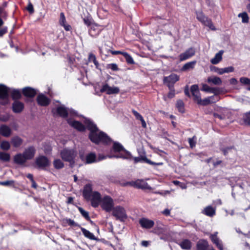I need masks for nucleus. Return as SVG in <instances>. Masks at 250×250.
<instances>
[{
  "mask_svg": "<svg viewBox=\"0 0 250 250\" xmlns=\"http://www.w3.org/2000/svg\"><path fill=\"white\" fill-rule=\"evenodd\" d=\"M67 123L72 127L80 132H83L86 128L89 131L88 139L95 145L102 144L105 146L111 144L112 139L107 134L103 131L100 130L97 125L90 119H85L84 120L83 125L81 122L78 121H71L67 120Z\"/></svg>",
  "mask_w": 250,
  "mask_h": 250,
  "instance_id": "nucleus-1",
  "label": "nucleus"
},
{
  "mask_svg": "<svg viewBox=\"0 0 250 250\" xmlns=\"http://www.w3.org/2000/svg\"><path fill=\"white\" fill-rule=\"evenodd\" d=\"M92 185L90 183L86 184L83 188V196L86 201H91V206L97 208L101 201V195L98 191H92Z\"/></svg>",
  "mask_w": 250,
  "mask_h": 250,
  "instance_id": "nucleus-2",
  "label": "nucleus"
},
{
  "mask_svg": "<svg viewBox=\"0 0 250 250\" xmlns=\"http://www.w3.org/2000/svg\"><path fill=\"white\" fill-rule=\"evenodd\" d=\"M112 150L114 153H120L118 155H110L109 158H122L124 159L131 160V154L126 150L123 146L119 142H113Z\"/></svg>",
  "mask_w": 250,
  "mask_h": 250,
  "instance_id": "nucleus-3",
  "label": "nucleus"
},
{
  "mask_svg": "<svg viewBox=\"0 0 250 250\" xmlns=\"http://www.w3.org/2000/svg\"><path fill=\"white\" fill-rule=\"evenodd\" d=\"M196 15L197 19L204 26L208 27L210 30L212 31L216 30L211 19L206 16L202 11L196 12Z\"/></svg>",
  "mask_w": 250,
  "mask_h": 250,
  "instance_id": "nucleus-4",
  "label": "nucleus"
},
{
  "mask_svg": "<svg viewBox=\"0 0 250 250\" xmlns=\"http://www.w3.org/2000/svg\"><path fill=\"white\" fill-rule=\"evenodd\" d=\"M34 165L35 167L38 169L45 170L50 166V162L46 156L40 155L36 158Z\"/></svg>",
  "mask_w": 250,
  "mask_h": 250,
  "instance_id": "nucleus-5",
  "label": "nucleus"
},
{
  "mask_svg": "<svg viewBox=\"0 0 250 250\" xmlns=\"http://www.w3.org/2000/svg\"><path fill=\"white\" fill-rule=\"evenodd\" d=\"M101 202L102 208L107 212H110L114 208V201L109 196L105 195L103 198H101Z\"/></svg>",
  "mask_w": 250,
  "mask_h": 250,
  "instance_id": "nucleus-6",
  "label": "nucleus"
},
{
  "mask_svg": "<svg viewBox=\"0 0 250 250\" xmlns=\"http://www.w3.org/2000/svg\"><path fill=\"white\" fill-rule=\"evenodd\" d=\"M125 185H128L138 189H150L151 187L143 179H137L135 181L128 182Z\"/></svg>",
  "mask_w": 250,
  "mask_h": 250,
  "instance_id": "nucleus-7",
  "label": "nucleus"
},
{
  "mask_svg": "<svg viewBox=\"0 0 250 250\" xmlns=\"http://www.w3.org/2000/svg\"><path fill=\"white\" fill-rule=\"evenodd\" d=\"M112 215L116 217V220L124 221L127 218L125 208L121 206H117L112 210Z\"/></svg>",
  "mask_w": 250,
  "mask_h": 250,
  "instance_id": "nucleus-8",
  "label": "nucleus"
},
{
  "mask_svg": "<svg viewBox=\"0 0 250 250\" xmlns=\"http://www.w3.org/2000/svg\"><path fill=\"white\" fill-rule=\"evenodd\" d=\"M179 80V77L175 74H171L167 77H164L163 82L168 88H172L174 84Z\"/></svg>",
  "mask_w": 250,
  "mask_h": 250,
  "instance_id": "nucleus-9",
  "label": "nucleus"
},
{
  "mask_svg": "<svg viewBox=\"0 0 250 250\" xmlns=\"http://www.w3.org/2000/svg\"><path fill=\"white\" fill-rule=\"evenodd\" d=\"M9 90V88L6 85L0 84V99L5 100L4 102H0L1 104L5 105L8 103Z\"/></svg>",
  "mask_w": 250,
  "mask_h": 250,
  "instance_id": "nucleus-10",
  "label": "nucleus"
},
{
  "mask_svg": "<svg viewBox=\"0 0 250 250\" xmlns=\"http://www.w3.org/2000/svg\"><path fill=\"white\" fill-rule=\"evenodd\" d=\"M133 159L134 163L137 164L139 162H145L146 164H148L150 165L153 166H162L163 165V162H154L150 160L147 159L146 155H141L140 157H133L132 156V158Z\"/></svg>",
  "mask_w": 250,
  "mask_h": 250,
  "instance_id": "nucleus-11",
  "label": "nucleus"
},
{
  "mask_svg": "<svg viewBox=\"0 0 250 250\" xmlns=\"http://www.w3.org/2000/svg\"><path fill=\"white\" fill-rule=\"evenodd\" d=\"M36 100L38 105L42 106H47L51 102L50 99L42 93L38 95Z\"/></svg>",
  "mask_w": 250,
  "mask_h": 250,
  "instance_id": "nucleus-12",
  "label": "nucleus"
},
{
  "mask_svg": "<svg viewBox=\"0 0 250 250\" xmlns=\"http://www.w3.org/2000/svg\"><path fill=\"white\" fill-rule=\"evenodd\" d=\"M139 223L141 227L145 229H151L154 225V222L153 220L145 217L140 218Z\"/></svg>",
  "mask_w": 250,
  "mask_h": 250,
  "instance_id": "nucleus-13",
  "label": "nucleus"
},
{
  "mask_svg": "<svg viewBox=\"0 0 250 250\" xmlns=\"http://www.w3.org/2000/svg\"><path fill=\"white\" fill-rule=\"evenodd\" d=\"M100 91L102 93L105 92L107 94L111 95L119 93L120 92V89L117 87H111L109 86L107 84H105L102 86Z\"/></svg>",
  "mask_w": 250,
  "mask_h": 250,
  "instance_id": "nucleus-14",
  "label": "nucleus"
},
{
  "mask_svg": "<svg viewBox=\"0 0 250 250\" xmlns=\"http://www.w3.org/2000/svg\"><path fill=\"white\" fill-rule=\"evenodd\" d=\"M61 156L62 159L65 162H71L74 160L73 153L69 150H62L61 152Z\"/></svg>",
  "mask_w": 250,
  "mask_h": 250,
  "instance_id": "nucleus-15",
  "label": "nucleus"
},
{
  "mask_svg": "<svg viewBox=\"0 0 250 250\" xmlns=\"http://www.w3.org/2000/svg\"><path fill=\"white\" fill-rule=\"evenodd\" d=\"M23 95L28 98H33L37 94L35 89L31 87H25L22 89Z\"/></svg>",
  "mask_w": 250,
  "mask_h": 250,
  "instance_id": "nucleus-16",
  "label": "nucleus"
},
{
  "mask_svg": "<svg viewBox=\"0 0 250 250\" xmlns=\"http://www.w3.org/2000/svg\"><path fill=\"white\" fill-rule=\"evenodd\" d=\"M218 232H215L213 234H210L209 238L211 242L215 245L216 247L219 250H224L223 245L221 240L217 237Z\"/></svg>",
  "mask_w": 250,
  "mask_h": 250,
  "instance_id": "nucleus-17",
  "label": "nucleus"
},
{
  "mask_svg": "<svg viewBox=\"0 0 250 250\" xmlns=\"http://www.w3.org/2000/svg\"><path fill=\"white\" fill-rule=\"evenodd\" d=\"M24 104L20 101H15L12 103V109L15 113H20L24 109Z\"/></svg>",
  "mask_w": 250,
  "mask_h": 250,
  "instance_id": "nucleus-18",
  "label": "nucleus"
},
{
  "mask_svg": "<svg viewBox=\"0 0 250 250\" xmlns=\"http://www.w3.org/2000/svg\"><path fill=\"white\" fill-rule=\"evenodd\" d=\"M36 152V149L34 146H29L27 148H26L24 152H23V154L27 160L32 159Z\"/></svg>",
  "mask_w": 250,
  "mask_h": 250,
  "instance_id": "nucleus-19",
  "label": "nucleus"
},
{
  "mask_svg": "<svg viewBox=\"0 0 250 250\" xmlns=\"http://www.w3.org/2000/svg\"><path fill=\"white\" fill-rule=\"evenodd\" d=\"M195 52L193 48H189L185 52L179 55V59L181 62L185 61L193 56L195 54Z\"/></svg>",
  "mask_w": 250,
  "mask_h": 250,
  "instance_id": "nucleus-20",
  "label": "nucleus"
},
{
  "mask_svg": "<svg viewBox=\"0 0 250 250\" xmlns=\"http://www.w3.org/2000/svg\"><path fill=\"white\" fill-rule=\"evenodd\" d=\"M190 91L193 96V101L197 103L201 98V94L199 92V87L197 84H193L191 86Z\"/></svg>",
  "mask_w": 250,
  "mask_h": 250,
  "instance_id": "nucleus-21",
  "label": "nucleus"
},
{
  "mask_svg": "<svg viewBox=\"0 0 250 250\" xmlns=\"http://www.w3.org/2000/svg\"><path fill=\"white\" fill-rule=\"evenodd\" d=\"M27 160L23 153H18L14 156L13 158L14 163L21 166L24 165Z\"/></svg>",
  "mask_w": 250,
  "mask_h": 250,
  "instance_id": "nucleus-22",
  "label": "nucleus"
},
{
  "mask_svg": "<svg viewBox=\"0 0 250 250\" xmlns=\"http://www.w3.org/2000/svg\"><path fill=\"white\" fill-rule=\"evenodd\" d=\"M208 242L204 239H200L196 245V250H208Z\"/></svg>",
  "mask_w": 250,
  "mask_h": 250,
  "instance_id": "nucleus-23",
  "label": "nucleus"
},
{
  "mask_svg": "<svg viewBox=\"0 0 250 250\" xmlns=\"http://www.w3.org/2000/svg\"><path fill=\"white\" fill-rule=\"evenodd\" d=\"M12 133L11 128L5 125H1L0 126V134L3 137H8Z\"/></svg>",
  "mask_w": 250,
  "mask_h": 250,
  "instance_id": "nucleus-24",
  "label": "nucleus"
},
{
  "mask_svg": "<svg viewBox=\"0 0 250 250\" xmlns=\"http://www.w3.org/2000/svg\"><path fill=\"white\" fill-rule=\"evenodd\" d=\"M56 114L63 118H66L68 116L67 108L63 106H59L57 107Z\"/></svg>",
  "mask_w": 250,
  "mask_h": 250,
  "instance_id": "nucleus-25",
  "label": "nucleus"
},
{
  "mask_svg": "<svg viewBox=\"0 0 250 250\" xmlns=\"http://www.w3.org/2000/svg\"><path fill=\"white\" fill-rule=\"evenodd\" d=\"M101 31L99 26L96 24H94L91 25L89 29V34L91 36L95 37L99 35Z\"/></svg>",
  "mask_w": 250,
  "mask_h": 250,
  "instance_id": "nucleus-26",
  "label": "nucleus"
},
{
  "mask_svg": "<svg viewBox=\"0 0 250 250\" xmlns=\"http://www.w3.org/2000/svg\"><path fill=\"white\" fill-rule=\"evenodd\" d=\"M182 249L184 250H190L192 247L191 242L188 239H185L178 243Z\"/></svg>",
  "mask_w": 250,
  "mask_h": 250,
  "instance_id": "nucleus-27",
  "label": "nucleus"
},
{
  "mask_svg": "<svg viewBox=\"0 0 250 250\" xmlns=\"http://www.w3.org/2000/svg\"><path fill=\"white\" fill-rule=\"evenodd\" d=\"M23 140L18 136H15L11 138V143L16 148L19 147L23 143Z\"/></svg>",
  "mask_w": 250,
  "mask_h": 250,
  "instance_id": "nucleus-28",
  "label": "nucleus"
},
{
  "mask_svg": "<svg viewBox=\"0 0 250 250\" xmlns=\"http://www.w3.org/2000/svg\"><path fill=\"white\" fill-rule=\"evenodd\" d=\"M85 163L90 164L97 162V156L95 153L90 152L88 153L85 158Z\"/></svg>",
  "mask_w": 250,
  "mask_h": 250,
  "instance_id": "nucleus-29",
  "label": "nucleus"
},
{
  "mask_svg": "<svg viewBox=\"0 0 250 250\" xmlns=\"http://www.w3.org/2000/svg\"><path fill=\"white\" fill-rule=\"evenodd\" d=\"M203 213L209 217H212L215 214V209L211 206L206 207L204 210Z\"/></svg>",
  "mask_w": 250,
  "mask_h": 250,
  "instance_id": "nucleus-30",
  "label": "nucleus"
},
{
  "mask_svg": "<svg viewBox=\"0 0 250 250\" xmlns=\"http://www.w3.org/2000/svg\"><path fill=\"white\" fill-rule=\"evenodd\" d=\"M224 51L223 50H220L215 54V57L210 60L211 62L213 64H216L219 63L222 59V55Z\"/></svg>",
  "mask_w": 250,
  "mask_h": 250,
  "instance_id": "nucleus-31",
  "label": "nucleus"
},
{
  "mask_svg": "<svg viewBox=\"0 0 250 250\" xmlns=\"http://www.w3.org/2000/svg\"><path fill=\"white\" fill-rule=\"evenodd\" d=\"M207 82L208 83H212L214 85H220L222 83L221 79L217 76L208 77Z\"/></svg>",
  "mask_w": 250,
  "mask_h": 250,
  "instance_id": "nucleus-32",
  "label": "nucleus"
},
{
  "mask_svg": "<svg viewBox=\"0 0 250 250\" xmlns=\"http://www.w3.org/2000/svg\"><path fill=\"white\" fill-rule=\"evenodd\" d=\"M80 229L83 235L86 238H87L92 240H95L96 239V238L95 237L94 235L92 233L90 232L89 230L82 227H81Z\"/></svg>",
  "mask_w": 250,
  "mask_h": 250,
  "instance_id": "nucleus-33",
  "label": "nucleus"
},
{
  "mask_svg": "<svg viewBox=\"0 0 250 250\" xmlns=\"http://www.w3.org/2000/svg\"><path fill=\"white\" fill-rule=\"evenodd\" d=\"M11 97L14 101H19L21 98V93L19 89H14L11 92Z\"/></svg>",
  "mask_w": 250,
  "mask_h": 250,
  "instance_id": "nucleus-34",
  "label": "nucleus"
},
{
  "mask_svg": "<svg viewBox=\"0 0 250 250\" xmlns=\"http://www.w3.org/2000/svg\"><path fill=\"white\" fill-rule=\"evenodd\" d=\"M88 60L89 62H93L94 63L96 69L101 70V69L100 67V64L94 54L93 53H90L88 55Z\"/></svg>",
  "mask_w": 250,
  "mask_h": 250,
  "instance_id": "nucleus-35",
  "label": "nucleus"
},
{
  "mask_svg": "<svg viewBox=\"0 0 250 250\" xmlns=\"http://www.w3.org/2000/svg\"><path fill=\"white\" fill-rule=\"evenodd\" d=\"M214 98V96H211L208 98H206L204 99L203 100H202L201 98H200L196 103L199 105L206 106V105L210 104L211 103V102L210 100V99H212Z\"/></svg>",
  "mask_w": 250,
  "mask_h": 250,
  "instance_id": "nucleus-36",
  "label": "nucleus"
},
{
  "mask_svg": "<svg viewBox=\"0 0 250 250\" xmlns=\"http://www.w3.org/2000/svg\"><path fill=\"white\" fill-rule=\"evenodd\" d=\"M176 107L179 112L183 113L185 112V104L182 100H178L176 103Z\"/></svg>",
  "mask_w": 250,
  "mask_h": 250,
  "instance_id": "nucleus-37",
  "label": "nucleus"
},
{
  "mask_svg": "<svg viewBox=\"0 0 250 250\" xmlns=\"http://www.w3.org/2000/svg\"><path fill=\"white\" fill-rule=\"evenodd\" d=\"M63 222L67 224L69 226L73 227L81 228V225L75 222L73 220L70 218H65L63 219Z\"/></svg>",
  "mask_w": 250,
  "mask_h": 250,
  "instance_id": "nucleus-38",
  "label": "nucleus"
},
{
  "mask_svg": "<svg viewBox=\"0 0 250 250\" xmlns=\"http://www.w3.org/2000/svg\"><path fill=\"white\" fill-rule=\"evenodd\" d=\"M196 61H192L185 63L182 68V71H187L190 69L194 68L195 64H196Z\"/></svg>",
  "mask_w": 250,
  "mask_h": 250,
  "instance_id": "nucleus-39",
  "label": "nucleus"
},
{
  "mask_svg": "<svg viewBox=\"0 0 250 250\" xmlns=\"http://www.w3.org/2000/svg\"><path fill=\"white\" fill-rule=\"evenodd\" d=\"M53 166L55 169H59L64 167V164L60 159H57L54 160Z\"/></svg>",
  "mask_w": 250,
  "mask_h": 250,
  "instance_id": "nucleus-40",
  "label": "nucleus"
},
{
  "mask_svg": "<svg viewBox=\"0 0 250 250\" xmlns=\"http://www.w3.org/2000/svg\"><path fill=\"white\" fill-rule=\"evenodd\" d=\"M79 211L81 213V215L86 220H90V216L89 215V212L87 211H85L81 207L77 206V207Z\"/></svg>",
  "mask_w": 250,
  "mask_h": 250,
  "instance_id": "nucleus-41",
  "label": "nucleus"
},
{
  "mask_svg": "<svg viewBox=\"0 0 250 250\" xmlns=\"http://www.w3.org/2000/svg\"><path fill=\"white\" fill-rule=\"evenodd\" d=\"M0 160L3 162H9L10 160V155L8 153L0 152Z\"/></svg>",
  "mask_w": 250,
  "mask_h": 250,
  "instance_id": "nucleus-42",
  "label": "nucleus"
},
{
  "mask_svg": "<svg viewBox=\"0 0 250 250\" xmlns=\"http://www.w3.org/2000/svg\"><path fill=\"white\" fill-rule=\"evenodd\" d=\"M243 121L245 125L250 126V111L244 114Z\"/></svg>",
  "mask_w": 250,
  "mask_h": 250,
  "instance_id": "nucleus-43",
  "label": "nucleus"
},
{
  "mask_svg": "<svg viewBox=\"0 0 250 250\" xmlns=\"http://www.w3.org/2000/svg\"><path fill=\"white\" fill-rule=\"evenodd\" d=\"M123 56L125 59V61L127 64H133L135 63V62L132 57L127 53L124 52V53H123Z\"/></svg>",
  "mask_w": 250,
  "mask_h": 250,
  "instance_id": "nucleus-44",
  "label": "nucleus"
},
{
  "mask_svg": "<svg viewBox=\"0 0 250 250\" xmlns=\"http://www.w3.org/2000/svg\"><path fill=\"white\" fill-rule=\"evenodd\" d=\"M240 82L243 85H249L247 89L250 91V79L247 77H241L240 79Z\"/></svg>",
  "mask_w": 250,
  "mask_h": 250,
  "instance_id": "nucleus-45",
  "label": "nucleus"
},
{
  "mask_svg": "<svg viewBox=\"0 0 250 250\" xmlns=\"http://www.w3.org/2000/svg\"><path fill=\"white\" fill-rule=\"evenodd\" d=\"M0 147L3 150H8L10 148V145L8 141H3L1 142Z\"/></svg>",
  "mask_w": 250,
  "mask_h": 250,
  "instance_id": "nucleus-46",
  "label": "nucleus"
},
{
  "mask_svg": "<svg viewBox=\"0 0 250 250\" xmlns=\"http://www.w3.org/2000/svg\"><path fill=\"white\" fill-rule=\"evenodd\" d=\"M238 17L242 18V22L243 23H248L249 21V17L246 12L240 13L238 15Z\"/></svg>",
  "mask_w": 250,
  "mask_h": 250,
  "instance_id": "nucleus-47",
  "label": "nucleus"
},
{
  "mask_svg": "<svg viewBox=\"0 0 250 250\" xmlns=\"http://www.w3.org/2000/svg\"><path fill=\"white\" fill-rule=\"evenodd\" d=\"M234 148V146H227L226 147H220V150L222 152L223 155L225 156H227L229 152L232 149Z\"/></svg>",
  "mask_w": 250,
  "mask_h": 250,
  "instance_id": "nucleus-48",
  "label": "nucleus"
},
{
  "mask_svg": "<svg viewBox=\"0 0 250 250\" xmlns=\"http://www.w3.org/2000/svg\"><path fill=\"white\" fill-rule=\"evenodd\" d=\"M210 93H213L214 96H219L222 93V88L216 87H211Z\"/></svg>",
  "mask_w": 250,
  "mask_h": 250,
  "instance_id": "nucleus-49",
  "label": "nucleus"
},
{
  "mask_svg": "<svg viewBox=\"0 0 250 250\" xmlns=\"http://www.w3.org/2000/svg\"><path fill=\"white\" fill-rule=\"evenodd\" d=\"M196 137L194 136L192 138H189L188 139V142L189 144L190 148H193L194 147L196 144Z\"/></svg>",
  "mask_w": 250,
  "mask_h": 250,
  "instance_id": "nucleus-50",
  "label": "nucleus"
},
{
  "mask_svg": "<svg viewBox=\"0 0 250 250\" xmlns=\"http://www.w3.org/2000/svg\"><path fill=\"white\" fill-rule=\"evenodd\" d=\"M15 181L14 180L0 182V185L3 186H14Z\"/></svg>",
  "mask_w": 250,
  "mask_h": 250,
  "instance_id": "nucleus-51",
  "label": "nucleus"
},
{
  "mask_svg": "<svg viewBox=\"0 0 250 250\" xmlns=\"http://www.w3.org/2000/svg\"><path fill=\"white\" fill-rule=\"evenodd\" d=\"M92 19L89 17H86L83 19L84 23L87 26H90L92 25Z\"/></svg>",
  "mask_w": 250,
  "mask_h": 250,
  "instance_id": "nucleus-52",
  "label": "nucleus"
},
{
  "mask_svg": "<svg viewBox=\"0 0 250 250\" xmlns=\"http://www.w3.org/2000/svg\"><path fill=\"white\" fill-rule=\"evenodd\" d=\"M106 68L107 69H110L114 71H118L119 69L117 64L114 63L108 64L107 65Z\"/></svg>",
  "mask_w": 250,
  "mask_h": 250,
  "instance_id": "nucleus-53",
  "label": "nucleus"
},
{
  "mask_svg": "<svg viewBox=\"0 0 250 250\" xmlns=\"http://www.w3.org/2000/svg\"><path fill=\"white\" fill-rule=\"evenodd\" d=\"M169 89V91L167 94V97L169 99H172L174 97L175 93V89L174 88H168Z\"/></svg>",
  "mask_w": 250,
  "mask_h": 250,
  "instance_id": "nucleus-54",
  "label": "nucleus"
},
{
  "mask_svg": "<svg viewBox=\"0 0 250 250\" xmlns=\"http://www.w3.org/2000/svg\"><path fill=\"white\" fill-rule=\"evenodd\" d=\"M211 87L209 86L207 84H203L201 88V90L206 92L210 93L211 90Z\"/></svg>",
  "mask_w": 250,
  "mask_h": 250,
  "instance_id": "nucleus-55",
  "label": "nucleus"
},
{
  "mask_svg": "<svg viewBox=\"0 0 250 250\" xmlns=\"http://www.w3.org/2000/svg\"><path fill=\"white\" fill-rule=\"evenodd\" d=\"M66 22V19L64 15V14L63 12H61L60 14V17L59 19V23L60 24H63Z\"/></svg>",
  "mask_w": 250,
  "mask_h": 250,
  "instance_id": "nucleus-56",
  "label": "nucleus"
},
{
  "mask_svg": "<svg viewBox=\"0 0 250 250\" xmlns=\"http://www.w3.org/2000/svg\"><path fill=\"white\" fill-rule=\"evenodd\" d=\"M132 113L135 117L137 120H140L141 119L143 118V116L139 113H138L137 111L135 110L134 109H133L132 110Z\"/></svg>",
  "mask_w": 250,
  "mask_h": 250,
  "instance_id": "nucleus-57",
  "label": "nucleus"
},
{
  "mask_svg": "<svg viewBox=\"0 0 250 250\" xmlns=\"http://www.w3.org/2000/svg\"><path fill=\"white\" fill-rule=\"evenodd\" d=\"M8 28L6 26L0 28V37H2L4 34L7 33Z\"/></svg>",
  "mask_w": 250,
  "mask_h": 250,
  "instance_id": "nucleus-58",
  "label": "nucleus"
},
{
  "mask_svg": "<svg viewBox=\"0 0 250 250\" xmlns=\"http://www.w3.org/2000/svg\"><path fill=\"white\" fill-rule=\"evenodd\" d=\"M26 9L28 10V11L29 12V13H30V14H32L34 12L33 6L31 2L29 3Z\"/></svg>",
  "mask_w": 250,
  "mask_h": 250,
  "instance_id": "nucleus-59",
  "label": "nucleus"
},
{
  "mask_svg": "<svg viewBox=\"0 0 250 250\" xmlns=\"http://www.w3.org/2000/svg\"><path fill=\"white\" fill-rule=\"evenodd\" d=\"M60 25L63 27L65 30L66 31H71V30L72 29V27H71V25H70L69 24H66V22L64 23L63 24H62Z\"/></svg>",
  "mask_w": 250,
  "mask_h": 250,
  "instance_id": "nucleus-60",
  "label": "nucleus"
},
{
  "mask_svg": "<svg viewBox=\"0 0 250 250\" xmlns=\"http://www.w3.org/2000/svg\"><path fill=\"white\" fill-rule=\"evenodd\" d=\"M60 25L63 27L65 30L66 31H71V30L72 29V27H71V25H70L69 24H66V22L64 23L63 24H62Z\"/></svg>",
  "mask_w": 250,
  "mask_h": 250,
  "instance_id": "nucleus-61",
  "label": "nucleus"
},
{
  "mask_svg": "<svg viewBox=\"0 0 250 250\" xmlns=\"http://www.w3.org/2000/svg\"><path fill=\"white\" fill-rule=\"evenodd\" d=\"M234 71V68L232 66L225 67L223 68L224 73L232 72Z\"/></svg>",
  "mask_w": 250,
  "mask_h": 250,
  "instance_id": "nucleus-62",
  "label": "nucleus"
},
{
  "mask_svg": "<svg viewBox=\"0 0 250 250\" xmlns=\"http://www.w3.org/2000/svg\"><path fill=\"white\" fill-rule=\"evenodd\" d=\"M154 232L157 234L162 233L163 231V229L160 227H156L153 230Z\"/></svg>",
  "mask_w": 250,
  "mask_h": 250,
  "instance_id": "nucleus-63",
  "label": "nucleus"
},
{
  "mask_svg": "<svg viewBox=\"0 0 250 250\" xmlns=\"http://www.w3.org/2000/svg\"><path fill=\"white\" fill-rule=\"evenodd\" d=\"M213 117L215 118H218L220 120H223L225 118V117L222 115L216 113L213 114Z\"/></svg>",
  "mask_w": 250,
  "mask_h": 250,
  "instance_id": "nucleus-64",
  "label": "nucleus"
}]
</instances>
